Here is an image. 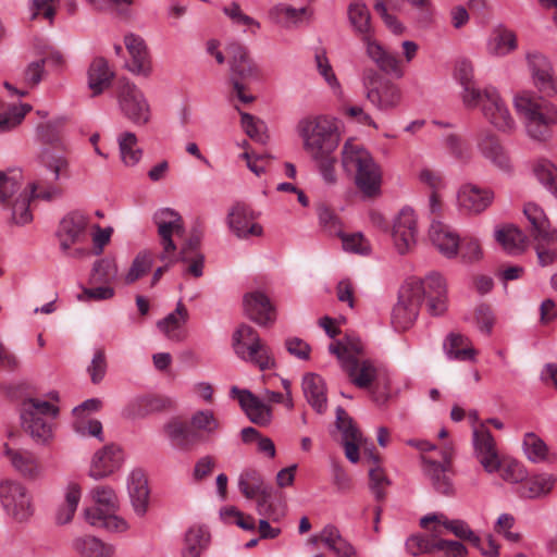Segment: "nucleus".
I'll return each mask as SVG.
<instances>
[{"label":"nucleus","mask_w":557,"mask_h":557,"mask_svg":"<svg viewBox=\"0 0 557 557\" xmlns=\"http://www.w3.org/2000/svg\"><path fill=\"white\" fill-rule=\"evenodd\" d=\"M329 351L337 357L350 382L359 388H372L373 400L384 404L388 398V380L375 363L363 358V344L354 336L331 343Z\"/></svg>","instance_id":"1"},{"label":"nucleus","mask_w":557,"mask_h":557,"mask_svg":"<svg viewBox=\"0 0 557 557\" xmlns=\"http://www.w3.org/2000/svg\"><path fill=\"white\" fill-rule=\"evenodd\" d=\"M297 133L309 157L334 153L342 139L339 121L325 114L302 117L297 124Z\"/></svg>","instance_id":"2"},{"label":"nucleus","mask_w":557,"mask_h":557,"mask_svg":"<svg viewBox=\"0 0 557 557\" xmlns=\"http://www.w3.org/2000/svg\"><path fill=\"white\" fill-rule=\"evenodd\" d=\"M341 157L344 171L355 173L356 185L366 196L372 197L380 193V166L362 145L348 138L343 145Z\"/></svg>","instance_id":"3"},{"label":"nucleus","mask_w":557,"mask_h":557,"mask_svg":"<svg viewBox=\"0 0 557 557\" xmlns=\"http://www.w3.org/2000/svg\"><path fill=\"white\" fill-rule=\"evenodd\" d=\"M190 428L178 419H173L164 425V432L171 442L181 449H190L203 438L214 437L221 422L210 409L197 410L189 420Z\"/></svg>","instance_id":"4"},{"label":"nucleus","mask_w":557,"mask_h":557,"mask_svg":"<svg viewBox=\"0 0 557 557\" xmlns=\"http://www.w3.org/2000/svg\"><path fill=\"white\" fill-rule=\"evenodd\" d=\"M517 112L524 119L530 137L547 140L550 129L557 124V107L552 102L529 94H519L513 99Z\"/></svg>","instance_id":"5"},{"label":"nucleus","mask_w":557,"mask_h":557,"mask_svg":"<svg viewBox=\"0 0 557 557\" xmlns=\"http://www.w3.org/2000/svg\"><path fill=\"white\" fill-rule=\"evenodd\" d=\"M58 412V407L50 401L28 398L22 404V425L35 442L46 444L53 436L52 421Z\"/></svg>","instance_id":"6"},{"label":"nucleus","mask_w":557,"mask_h":557,"mask_svg":"<svg viewBox=\"0 0 557 557\" xmlns=\"http://www.w3.org/2000/svg\"><path fill=\"white\" fill-rule=\"evenodd\" d=\"M232 339L234 351L240 359L253 363L262 371L275 368L276 363L271 349L262 343L252 326L240 324Z\"/></svg>","instance_id":"7"},{"label":"nucleus","mask_w":557,"mask_h":557,"mask_svg":"<svg viewBox=\"0 0 557 557\" xmlns=\"http://www.w3.org/2000/svg\"><path fill=\"white\" fill-rule=\"evenodd\" d=\"M88 218L81 212H71L61 220L57 237L63 255L75 259L89 255L88 248L82 246L88 237Z\"/></svg>","instance_id":"8"},{"label":"nucleus","mask_w":557,"mask_h":557,"mask_svg":"<svg viewBox=\"0 0 557 557\" xmlns=\"http://www.w3.org/2000/svg\"><path fill=\"white\" fill-rule=\"evenodd\" d=\"M523 213L531 224V235L536 242L535 250L539 263L547 267L556 260V251L545 245L557 243V230L552 228L544 211L535 203L524 206Z\"/></svg>","instance_id":"9"},{"label":"nucleus","mask_w":557,"mask_h":557,"mask_svg":"<svg viewBox=\"0 0 557 557\" xmlns=\"http://www.w3.org/2000/svg\"><path fill=\"white\" fill-rule=\"evenodd\" d=\"M152 221L157 226L161 247V251L158 256L159 260L165 262L166 265L175 264L177 262V256L173 237L183 235V218L171 208H161L154 212Z\"/></svg>","instance_id":"10"},{"label":"nucleus","mask_w":557,"mask_h":557,"mask_svg":"<svg viewBox=\"0 0 557 557\" xmlns=\"http://www.w3.org/2000/svg\"><path fill=\"white\" fill-rule=\"evenodd\" d=\"M116 99L122 115L135 126H145L151 121V107L144 91L135 83L121 81Z\"/></svg>","instance_id":"11"},{"label":"nucleus","mask_w":557,"mask_h":557,"mask_svg":"<svg viewBox=\"0 0 557 557\" xmlns=\"http://www.w3.org/2000/svg\"><path fill=\"white\" fill-rule=\"evenodd\" d=\"M0 503L4 512L16 522L28 521L35 512L32 494L16 480L0 482Z\"/></svg>","instance_id":"12"},{"label":"nucleus","mask_w":557,"mask_h":557,"mask_svg":"<svg viewBox=\"0 0 557 557\" xmlns=\"http://www.w3.org/2000/svg\"><path fill=\"white\" fill-rule=\"evenodd\" d=\"M226 53L234 91L243 103H249L253 100V97L245 94V86L238 79H247L256 76L257 66L249 58L247 49L237 42L230 44L226 48Z\"/></svg>","instance_id":"13"},{"label":"nucleus","mask_w":557,"mask_h":557,"mask_svg":"<svg viewBox=\"0 0 557 557\" xmlns=\"http://www.w3.org/2000/svg\"><path fill=\"white\" fill-rule=\"evenodd\" d=\"M421 290L416 283L401 285L398 301L392 311V324L396 331H406L414 323L422 304Z\"/></svg>","instance_id":"14"},{"label":"nucleus","mask_w":557,"mask_h":557,"mask_svg":"<svg viewBox=\"0 0 557 557\" xmlns=\"http://www.w3.org/2000/svg\"><path fill=\"white\" fill-rule=\"evenodd\" d=\"M479 107L486 121L496 129L505 134L515 131L516 121L496 88L488 86L483 89Z\"/></svg>","instance_id":"15"},{"label":"nucleus","mask_w":557,"mask_h":557,"mask_svg":"<svg viewBox=\"0 0 557 557\" xmlns=\"http://www.w3.org/2000/svg\"><path fill=\"white\" fill-rule=\"evenodd\" d=\"M475 148L479 154L497 170L505 173L512 171V160L508 150L491 129L483 128L476 134Z\"/></svg>","instance_id":"16"},{"label":"nucleus","mask_w":557,"mask_h":557,"mask_svg":"<svg viewBox=\"0 0 557 557\" xmlns=\"http://www.w3.org/2000/svg\"><path fill=\"white\" fill-rule=\"evenodd\" d=\"M494 198L495 193L492 188L466 183L457 191V207L468 215H479L491 207Z\"/></svg>","instance_id":"17"},{"label":"nucleus","mask_w":557,"mask_h":557,"mask_svg":"<svg viewBox=\"0 0 557 557\" xmlns=\"http://www.w3.org/2000/svg\"><path fill=\"white\" fill-rule=\"evenodd\" d=\"M405 283L420 286L421 301L426 299L428 311L432 315H441L446 311V284L438 273H431L424 280L410 278Z\"/></svg>","instance_id":"18"},{"label":"nucleus","mask_w":557,"mask_h":557,"mask_svg":"<svg viewBox=\"0 0 557 557\" xmlns=\"http://www.w3.org/2000/svg\"><path fill=\"white\" fill-rule=\"evenodd\" d=\"M417 216L411 208H403L394 220L392 237L400 255L409 252L417 243Z\"/></svg>","instance_id":"19"},{"label":"nucleus","mask_w":557,"mask_h":557,"mask_svg":"<svg viewBox=\"0 0 557 557\" xmlns=\"http://www.w3.org/2000/svg\"><path fill=\"white\" fill-rule=\"evenodd\" d=\"M525 60L536 88L545 96L554 95L556 92V85L549 60L536 50L528 51Z\"/></svg>","instance_id":"20"},{"label":"nucleus","mask_w":557,"mask_h":557,"mask_svg":"<svg viewBox=\"0 0 557 557\" xmlns=\"http://www.w3.org/2000/svg\"><path fill=\"white\" fill-rule=\"evenodd\" d=\"M124 44L129 54L125 67L136 76L149 77L152 63L145 40L135 34H127L124 37Z\"/></svg>","instance_id":"21"},{"label":"nucleus","mask_w":557,"mask_h":557,"mask_svg":"<svg viewBox=\"0 0 557 557\" xmlns=\"http://www.w3.org/2000/svg\"><path fill=\"white\" fill-rule=\"evenodd\" d=\"M255 220L252 210L244 203H235L227 214L230 230L240 239L262 235V226Z\"/></svg>","instance_id":"22"},{"label":"nucleus","mask_w":557,"mask_h":557,"mask_svg":"<svg viewBox=\"0 0 557 557\" xmlns=\"http://www.w3.org/2000/svg\"><path fill=\"white\" fill-rule=\"evenodd\" d=\"M336 428L342 433V443L346 458L351 463L360 459L359 449L363 442L362 434L355 425L350 416L342 407L336 409Z\"/></svg>","instance_id":"23"},{"label":"nucleus","mask_w":557,"mask_h":557,"mask_svg":"<svg viewBox=\"0 0 557 557\" xmlns=\"http://www.w3.org/2000/svg\"><path fill=\"white\" fill-rule=\"evenodd\" d=\"M455 78L461 86L460 97L463 106L468 109L479 108L483 89H480L474 81V67L469 60L457 61Z\"/></svg>","instance_id":"24"},{"label":"nucleus","mask_w":557,"mask_h":557,"mask_svg":"<svg viewBox=\"0 0 557 557\" xmlns=\"http://www.w3.org/2000/svg\"><path fill=\"white\" fill-rule=\"evenodd\" d=\"M474 455L484 471L493 474L496 469L495 461L500 457L496 447V442L488 429L482 423L473 430Z\"/></svg>","instance_id":"25"},{"label":"nucleus","mask_w":557,"mask_h":557,"mask_svg":"<svg viewBox=\"0 0 557 557\" xmlns=\"http://www.w3.org/2000/svg\"><path fill=\"white\" fill-rule=\"evenodd\" d=\"M245 314L259 325L272 324L276 319V311L270 298L262 292L247 293L243 299Z\"/></svg>","instance_id":"26"},{"label":"nucleus","mask_w":557,"mask_h":557,"mask_svg":"<svg viewBox=\"0 0 557 557\" xmlns=\"http://www.w3.org/2000/svg\"><path fill=\"white\" fill-rule=\"evenodd\" d=\"M362 44L366 48V54L380 71L396 78L404 76L405 71L401 66V61L386 50L374 37L367 38Z\"/></svg>","instance_id":"27"},{"label":"nucleus","mask_w":557,"mask_h":557,"mask_svg":"<svg viewBox=\"0 0 557 557\" xmlns=\"http://www.w3.org/2000/svg\"><path fill=\"white\" fill-rule=\"evenodd\" d=\"M200 244L201 234L195 231L182 245L180 251H176L177 262L186 265L183 273L197 278L202 276L205 267V256L200 250Z\"/></svg>","instance_id":"28"},{"label":"nucleus","mask_w":557,"mask_h":557,"mask_svg":"<svg viewBox=\"0 0 557 557\" xmlns=\"http://www.w3.org/2000/svg\"><path fill=\"white\" fill-rule=\"evenodd\" d=\"M429 237L432 245L447 259L457 257L460 239L457 232L449 225L433 221L429 230Z\"/></svg>","instance_id":"29"},{"label":"nucleus","mask_w":557,"mask_h":557,"mask_svg":"<svg viewBox=\"0 0 557 557\" xmlns=\"http://www.w3.org/2000/svg\"><path fill=\"white\" fill-rule=\"evenodd\" d=\"M123 462V454L120 447L107 445L97 450L92 456L89 476L95 480L103 479L116 471Z\"/></svg>","instance_id":"30"},{"label":"nucleus","mask_w":557,"mask_h":557,"mask_svg":"<svg viewBox=\"0 0 557 557\" xmlns=\"http://www.w3.org/2000/svg\"><path fill=\"white\" fill-rule=\"evenodd\" d=\"M232 393L238 395L239 405L252 423L264 426L271 422V408L251 392L234 386Z\"/></svg>","instance_id":"31"},{"label":"nucleus","mask_w":557,"mask_h":557,"mask_svg":"<svg viewBox=\"0 0 557 557\" xmlns=\"http://www.w3.org/2000/svg\"><path fill=\"white\" fill-rule=\"evenodd\" d=\"M348 23L354 33L363 42L367 38L373 37V26L369 8L361 0H354L347 7Z\"/></svg>","instance_id":"32"},{"label":"nucleus","mask_w":557,"mask_h":557,"mask_svg":"<svg viewBox=\"0 0 557 557\" xmlns=\"http://www.w3.org/2000/svg\"><path fill=\"white\" fill-rule=\"evenodd\" d=\"M127 491L135 512L143 517L148 509L149 488L145 473L133 470L127 479Z\"/></svg>","instance_id":"33"},{"label":"nucleus","mask_w":557,"mask_h":557,"mask_svg":"<svg viewBox=\"0 0 557 557\" xmlns=\"http://www.w3.org/2000/svg\"><path fill=\"white\" fill-rule=\"evenodd\" d=\"M189 318L188 310L180 300L176 309L169 313L165 318L158 321V329L166 336V338L175 342H182L186 338V332L183 326Z\"/></svg>","instance_id":"34"},{"label":"nucleus","mask_w":557,"mask_h":557,"mask_svg":"<svg viewBox=\"0 0 557 557\" xmlns=\"http://www.w3.org/2000/svg\"><path fill=\"white\" fill-rule=\"evenodd\" d=\"M25 189L29 191L33 198L45 201L61 198L63 195L61 183L49 176L41 166L36 178Z\"/></svg>","instance_id":"35"},{"label":"nucleus","mask_w":557,"mask_h":557,"mask_svg":"<svg viewBox=\"0 0 557 557\" xmlns=\"http://www.w3.org/2000/svg\"><path fill=\"white\" fill-rule=\"evenodd\" d=\"M318 540L338 557H358L355 547L346 541L341 535L339 530L332 524L325 525L319 535H313L310 539L313 544H315Z\"/></svg>","instance_id":"36"},{"label":"nucleus","mask_w":557,"mask_h":557,"mask_svg":"<svg viewBox=\"0 0 557 557\" xmlns=\"http://www.w3.org/2000/svg\"><path fill=\"white\" fill-rule=\"evenodd\" d=\"M421 460L423 473L431 481L435 491L443 495L453 494L454 486L448 474L450 468L426 457H422Z\"/></svg>","instance_id":"37"},{"label":"nucleus","mask_w":557,"mask_h":557,"mask_svg":"<svg viewBox=\"0 0 557 557\" xmlns=\"http://www.w3.org/2000/svg\"><path fill=\"white\" fill-rule=\"evenodd\" d=\"M302 391L309 405L318 412L323 413L327 407L326 386L324 380L313 373L302 379Z\"/></svg>","instance_id":"38"},{"label":"nucleus","mask_w":557,"mask_h":557,"mask_svg":"<svg viewBox=\"0 0 557 557\" xmlns=\"http://www.w3.org/2000/svg\"><path fill=\"white\" fill-rule=\"evenodd\" d=\"M518 48L517 35L513 30L505 27L497 26L492 32L487 44V52L493 57H506Z\"/></svg>","instance_id":"39"},{"label":"nucleus","mask_w":557,"mask_h":557,"mask_svg":"<svg viewBox=\"0 0 557 557\" xmlns=\"http://www.w3.org/2000/svg\"><path fill=\"white\" fill-rule=\"evenodd\" d=\"M366 98L379 110L387 111L396 108L401 101L400 88L391 81L383 82L377 89H371Z\"/></svg>","instance_id":"40"},{"label":"nucleus","mask_w":557,"mask_h":557,"mask_svg":"<svg viewBox=\"0 0 557 557\" xmlns=\"http://www.w3.org/2000/svg\"><path fill=\"white\" fill-rule=\"evenodd\" d=\"M5 456L11 462L12 467L23 476L28 479L38 478L42 468L37 458L27 450L12 449L5 445Z\"/></svg>","instance_id":"41"},{"label":"nucleus","mask_w":557,"mask_h":557,"mask_svg":"<svg viewBox=\"0 0 557 557\" xmlns=\"http://www.w3.org/2000/svg\"><path fill=\"white\" fill-rule=\"evenodd\" d=\"M443 350L449 360L457 361H473L476 355L469 338L454 332L444 339Z\"/></svg>","instance_id":"42"},{"label":"nucleus","mask_w":557,"mask_h":557,"mask_svg":"<svg viewBox=\"0 0 557 557\" xmlns=\"http://www.w3.org/2000/svg\"><path fill=\"white\" fill-rule=\"evenodd\" d=\"M84 517L90 525L111 532H124L128 529L125 520L99 506L85 509Z\"/></svg>","instance_id":"43"},{"label":"nucleus","mask_w":557,"mask_h":557,"mask_svg":"<svg viewBox=\"0 0 557 557\" xmlns=\"http://www.w3.org/2000/svg\"><path fill=\"white\" fill-rule=\"evenodd\" d=\"M87 75L88 87L92 95L97 96L111 85L114 73L109 67L108 61L104 58L98 57L90 63Z\"/></svg>","instance_id":"44"},{"label":"nucleus","mask_w":557,"mask_h":557,"mask_svg":"<svg viewBox=\"0 0 557 557\" xmlns=\"http://www.w3.org/2000/svg\"><path fill=\"white\" fill-rule=\"evenodd\" d=\"M72 546L81 557H112L115 553L113 545L92 535L74 539Z\"/></svg>","instance_id":"45"},{"label":"nucleus","mask_w":557,"mask_h":557,"mask_svg":"<svg viewBox=\"0 0 557 557\" xmlns=\"http://www.w3.org/2000/svg\"><path fill=\"white\" fill-rule=\"evenodd\" d=\"M210 533L205 525H191L185 534L182 557H200L209 547Z\"/></svg>","instance_id":"46"},{"label":"nucleus","mask_w":557,"mask_h":557,"mask_svg":"<svg viewBox=\"0 0 557 557\" xmlns=\"http://www.w3.org/2000/svg\"><path fill=\"white\" fill-rule=\"evenodd\" d=\"M495 239L507 253L512 256L523 252L528 245L527 236L513 225H506L496 230Z\"/></svg>","instance_id":"47"},{"label":"nucleus","mask_w":557,"mask_h":557,"mask_svg":"<svg viewBox=\"0 0 557 557\" xmlns=\"http://www.w3.org/2000/svg\"><path fill=\"white\" fill-rule=\"evenodd\" d=\"M40 166L49 176L60 183L70 178V162L61 152L45 149L40 154Z\"/></svg>","instance_id":"48"},{"label":"nucleus","mask_w":557,"mask_h":557,"mask_svg":"<svg viewBox=\"0 0 557 557\" xmlns=\"http://www.w3.org/2000/svg\"><path fill=\"white\" fill-rule=\"evenodd\" d=\"M556 476L550 473H540L531 476L521 486L520 494L527 498H539L547 495L555 486Z\"/></svg>","instance_id":"49"},{"label":"nucleus","mask_w":557,"mask_h":557,"mask_svg":"<svg viewBox=\"0 0 557 557\" xmlns=\"http://www.w3.org/2000/svg\"><path fill=\"white\" fill-rule=\"evenodd\" d=\"M495 463L496 469L493 470V473H499V476L507 483L516 484L528 478L527 469L516 459L499 457Z\"/></svg>","instance_id":"50"},{"label":"nucleus","mask_w":557,"mask_h":557,"mask_svg":"<svg viewBox=\"0 0 557 557\" xmlns=\"http://www.w3.org/2000/svg\"><path fill=\"white\" fill-rule=\"evenodd\" d=\"M120 157L124 165L135 166L143 157V150L138 147V139L133 132H123L117 137Z\"/></svg>","instance_id":"51"},{"label":"nucleus","mask_w":557,"mask_h":557,"mask_svg":"<svg viewBox=\"0 0 557 557\" xmlns=\"http://www.w3.org/2000/svg\"><path fill=\"white\" fill-rule=\"evenodd\" d=\"M368 460L371 463L369 468L370 488L376 500L385 497V488L391 481L385 474L384 469L380 466V457L372 451L369 453Z\"/></svg>","instance_id":"52"},{"label":"nucleus","mask_w":557,"mask_h":557,"mask_svg":"<svg viewBox=\"0 0 557 557\" xmlns=\"http://www.w3.org/2000/svg\"><path fill=\"white\" fill-rule=\"evenodd\" d=\"M30 110L32 106L27 103L5 106L0 101V133L15 128Z\"/></svg>","instance_id":"53"},{"label":"nucleus","mask_w":557,"mask_h":557,"mask_svg":"<svg viewBox=\"0 0 557 557\" xmlns=\"http://www.w3.org/2000/svg\"><path fill=\"white\" fill-rule=\"evenodd\" d=\"M82 490L78 484L70 483L66 486L64 503L58 508L55 520L59 524L69 523L77 509L81 500Z\"/></svg>","instance_id":"54"},{"label":"nucleus","mask_w":557,"mask_h":557,"mask_svg":"<svg viewBox=\"0 0 557 557\" xmlns=\"http://www.w3.org/2000/svg\"><path fill=\"white\" fill-rule=\"evenodd\" d=\"M240 476L246 481H250L253 486L259 487L260 498L257 503V510L259 515L264 516L273 521H278L284 513L270 512V506H267L268 497L270 494L263 483L261 475L255 470H247L243 472Z\"/></svg>","instance_id":"55"},{"label":"nucleus","mask_w":557,"mask_h":557,"mask_svg":"<svg viewBox=\"0 0 557 557\" xmlns=\"http://www.w3.org/2000/svg\"><path fill=\"white\" fill-rule=\"evenodd\" d=\"M410 7L409 16L418 27H429L434 21L435 9L432 0H404Z\"/></svg>","instance_id":"56"},{"label":"nucleus","mask_w":557,"mask_h":557,"mask_svg":"<svg viewBox=\"0 0 557 557\" xmlns=\"http://www.w3.org/2000/svg\"><path fill=\"white\" fill-rule=\"evenodd\" d=\"M271 17L285 26L297 25L302 18H309L311 12L308 8H293L288 4H277L270 11Z\"/></svg>","instance_id":"57"},{"label":"nucleus","mask_w":557,"mask_h":557,"mask_svg":"<svg viewBox=\"0 0 557 557\" xmlns=\"http://www.w3.org/2000/svg\"><path fill=\"white\" fill-rule=\"evenodd\" d=\"M165 401L153 396H143L133 399L127 408L126 414L129 418L145 417L151 412L159 411L164 408Z\"/></svg>","instance_id":"58"},{"label":"nucleus","mask_w":557,"mask_h":557,"mask_svg":"<svg viewBox=\"0 0 557 557\" xmlns=\"http://www.w3.org/2000/svg\"><path fill=\"white\" fill-rule=\"evenodd\" d=\"M522 447L527 458L530 461L539 463L547 460L548 446L535 433L530 432L524 435Z\"/></svg>","instance_id":"59"},{"label":"nucleus","mask_w":557,"mask_h":557,"mask_svg":"<svg viewBox=\"0 0 557 557\" xmlns=\"http://www.w3.org/2000/svg\"><path fill=\"white\" fill-rule=\"evenodd\" d=\"M117 276V267L114 259L103 258L94 263L90 283L110 284Z\"/></svg>","instance_id":"60"},{"label":"nucleus","mask_w":557,"mask_h":557,"mask_svg":"<svg viewBox=\"0 0 557 557\" xmlns=\"http://www.w3.org/2000/svg\"><path fill=\"white\" fill-rule=\"evenodd\" d=\"M34 199L28 190L24 189L11 202V215L15 224L25 225L33 220L29 210L30 200Z\"/></svg>","instance_id":"61"},{"label":"nucleus","mask_w":557,"mask_h":557,"mask_svg":"<svg viewBox=\"0 0 557 557\" xmlns=\"http://www.w3.org/2000/svg\"><path fill=\"white\" fill-rule=\"evenodd\" d=\"M22 187V173L0 171V205L8 203Z\"/></svg>","instance_id":"62"},{"label":"nucleus","mask_w":557,"mask_h":557,"mask_svg":"<svg viewBox=\"0 0 557 557\" xmlns=\"http://www.w3.org/2000/svg\"><path fill=\"white\" fill-rule=\"evenodd\" d=\"M153 255L150 251H140L133 260L124 281L126 284H133L144 276L152 267Z\"/></svg>","instance_id":"63"},{"label":"nucleus","mask_w":557,"mask_h":557,"mask_svg":"<svg viewBox=\"0 0 557 557\" xmlns=\"http://www.w3.org/2000/svg\"><path fill=\"white\" fill-rule=\"evenodd\" d=\"M533 172L537 181L557 197V169L555 165L543 161L534 166Z\"/></svg>","instance_id":"64"}]
</instances>
